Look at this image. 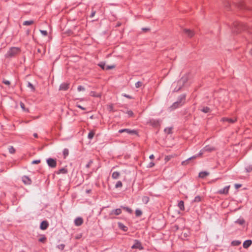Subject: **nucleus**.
I'll list each match as a JSON object with an SVG mask.
<instances>
[{"label":"nucleus","mask_w":252,"mask_h":252,"mask_svg":"<svg viewBox=\"0 0 252 252\" xmlns=\"http://www.w3.org/2000/svg\"><path fill=\"white\" fill-rule=\"evenodd\" d=\"M33 136H34L35 137H36H36H37V134L36 133H34V134H33Z\"/></svg>","instance_id":"13d9d810"},{"label":"nucleus","mask_w":252,"mask_h":252,"mask_svg":"<svg viewBox=\"0 0 252 252\" xmlns=\"http://www.w3.org/2000/svg\"><path fill=\"white\" fill-rule=\"evenodd\" d=\"M237 120L236 118H223L221 119V121L223 122H226L229 124H232L236 122Z\"/></svg>","instance_id":"0eeeda50"},{"label":"nucleus","mask_w":252,"mask_h":252,"mask_svg":"<svg viewBox=\"0 0 252 252\" xmlns=\"http://www.w3.org/2000/svg\"><path fill=\"white\" fill-rule=\"evenodd\" d=\"M122 213V211L120 209H117L116 210L111 211L110 215H119Z\"/></svg>","instance_id":"2eb2a0df"},{"label":"nucleus","mask_w":252,"mask_h":252,"mask_svg":"<svg viewBox=\"0 0 252 252\" xmlns=\"http://www.w3.org/2000/svg\"><path fill=\"white\" fill-rule=\"evenodd\" d=\"M98 65L103 69L108 70L113 69L115 67L114 65L106 66L105 63H100Z\"/></svg>","instance_id":"39448f33"},{"label":"nucleus","mask_w":252,"mask_h":252,"mask_svg":"<svg viewBox=\"0 0 252 252\" xmlns=\"http://www.w3.org/2000/svg\"><path fill=\"white\" fill-rule=\"evenodd\" d=\"M142 30H143V31H148V29H143Z\"/></svg>","instance_id":"bf43d9fd"},{"label":"nucleus","mask_w":252,"mask_h":252,"mask_svg":"<svg viewBox=\"0 0 252 252\" xmlns=\"http://www.w3.org/2000/svg\"><path fill=\"white\" fill-rule=\"evenodd\" d=\"M67 173V169L66 168L64 167L60 169L58 172V174H66Z\"/></svg>","instance_id":"aec40b11"},{"label":"nucleus","mask_w":252,"mask_h":252,"mask_svg":"<svg viewBox=\"0 0 252 252\" xmlns=\"http://www.w3.org/2000/svg\"><path fill=\"white\" fill-rule=\"evenodd\" d=\"M93 161L92 160H90L89 163L86 165L87 168L90 167V165L92 163Z\"/></svg>","instance_id":"8fccbe9b"},{"label":"nucleus","mask_w":252,"mask_h":252,"mask_svg":"<svg viewBox=\"0 0 252 252\" xmlns=\"http://www.w3.org/2000/svg\"><path fill=\"white\" fill-rule=\"evenodd\" d=\"M83 220L82 218L80 217L77 218L74 220L75 224L76 226L81 225L83 223Z\"/></svg>","instance_id":"9d476101"},{"label":"nucleus","mask_w":252,"mask_h":252,"mask_svg":"<svg viewBox=\"0 0 252 252\" xmlns=\"http://www.w3.org/2000/svg\"><path fill=\"white\" fill-rule=\"evenodd\" d=\"M109 110H110V111H112L113 110V106L112 105H110L109 106Z\"/></svg>","instance_id":"864d4df0"},{"label":"nucleus","mask_w":252,"mask_h":252,"mask_svg":"<svg viewBox=\"0 0 252 252\" xmlns=\"http://www.w3.org/2000/svg\"><path fill=\"white\" fill-rule=\"evenodd\" d=\"M184 100L185 96H183L180 101H178L172 104V105L170 107V110H173L179 106H182L184 102Z\"/></svg>","instance_id":"7ed1b4c3"},{"label":"nucleus","mask_w":252,"mask_h":252,"mask_svg":"<svg viewBox=\"0 0 252 252\" xmlns=\"http://www.w3.org/2000/svg\"><path fill=\"white\" fill-rule=\"evenodd\" d=\"M252 243V242L251 240H246L243 243V247L245 248H248L249 247H250Z\"/></svg>","instance_id":"dca6fc26"},{"label":"nucleus","mask_w":252,"mask_h":252,"mask_svg":"<svg viewBox=\"0 0 252 252\" xmlns=\"http://www.w3.org/2000/svg\"><path fill=\"white\" fill-rule=\"evenodd\" d=\"M246 169L247 172H250V171H252V165L248 166L246 168Z\"/></svg>","instance_id":"ea45409f"},{"label":"nucleus","mask_w":252,"mask_h":252,"mask_svg":"<svg viewBox=\"0 0 252 252\" xmlns=\"http://www.w3.org/2000/svg\"><path fill=\"white\" fill-rule=\"evenodd\" d=\"M63 247H64V246H63V245H61V248H62V249H63Z\"/></svg>","instance_id":"e2e57ef3"},{"label":"nucleus","mask_w":252,"mask_h":252,"mask_svg":"<svg viewBox=\"0 0 252 252\" xmlns=\"http://www.w3.org/2000/svg\"><path fill=\"white\" fill-rule=\"evenodd\" d=\"M181 87H182V86H180V87H179V88H178L177 89H175V91H179V90L181 88Z\"/></svg>","instance_id":"6e6d98bb"},{"label":"nucleus","mask_w":252,"mask_h":252,"mask_svg":"<svg viewBox=\"0 0 252 252\" xmlns=\"http://www.w3.org/2000/svg\"><path fill=\"white\" fill-rule=\"evenodd\" d=\"M94 132L93 131H91L89 132L88 134V138L89 139H92L94 136Z\"/></svg>","instance_id":"cd10ccee"},{"label":"nucleus","mask_w":252,"mask_h":252,"mask_svg":"<svg viewBox=\"0 0 252 252\" xmlns=\"http://www.w3.org/2000/svg\"><path fill=\"white\" fill-rule=\"evenodd\" d=\"M49 226V223L47 221H43L40 225V228L42 230H45Z\"/></svg>","instance_id":"6e6552de"},{"label":"nucleus","mask_w":252,"mask_h":252,"mask_svg":"<svg viewBox=\"0 0 252 252\" xmlns=\"http://www.w3.org/2000/svg\"><path fill=\"white\" fill-rule=\"evenodd\" d=\"M8 151H9V152L11 154H13L15 153V149L14 148V147L12 146H9L8 147Z\"/></svg>","instance_id":"393cba45"},{"label":"nucleus","mask_w":252,"mask_h":252,"mask_svg":"<svg viewBox=\"0 0 252 252\" xmlns=\"http://www.w3.org/2000/svg\"><path fill=\"white\" fill-rule=\"evenodd\" d=\"M3 83L4 84L6 85H10V82H9V81H8V80H4L3 81Z\"/></svg>","instance_id":"a18cd8bd"},{"label":"nucleus","mask_w":252,"mask_h":252,"mask_svg":"<svg viewBox=\"0 0 252 252\" xmlns=\"http://www.w3.org/2000/svg\"><path fill=\"white\" fill-rule=\"evenodd\" d=\"M132 249H139L140 250L143 249L142 247L140 242L136 241L135 244L132 246Z\"/></svg>","instance_id":"ddd939ff"},{"label":"nucleus","mask_w":252,"mask_h":252,"mask_svg":"<svg viewBox=\"0 0 252 252\" xmlns=\"http://www.w3.org/2000/svg\"><path fill=\"white\" fill-rule=\"evenodd\" d=\"M124 96H125V97H126L127 98H131L129 96H128V95H127L126 94H124Z\"/></svg>","instance_id":"4d7b16f0"},{"label":"nucleus","mask_w":252,"mask_h":252,"mask_svg":"<svg viewBox=\"0 0 252 252\" xmlns=\"http://www.w3.org/2000/svg\"><path fill=\"white\" fill-rule=\"evenodd\" d=\"M186 78H182V79L179 81L178 83L180 84V85H183V84L186 82Z\"/></svg>","instance_id":"c9c22d12"},{"label":"nucleus","mask_w":252,"mask_h":252,"mask_svg":"<svg viewBox=\"0 0 252 252\" xmlns=\"http://www.w3.org/2000/svg\"><path fill=\"white\" fill-rule=\"evenodd\" d=\"M20 52V50L18 48H11L7 53L6 56L8 57H12L18 54Z\"/></svg>","instance_id":"f03ea898"},{"label":"nucleus","mask_w":252,"mask_h":252,"mask_svg":"<svg viewBox=\"0 0 252 252\" xmlns=\"http://www.w3.org/2000/svg\"><path fill=\"white\" fill-rule=\"evenodd\" d=\"M240 244H241V242L239 241H237V240L233 241L231 243L232 245L234 246H238Z\"/></svg>","instance_id":"a878e982"},{"label":"nucleus","mask_w":252,"mask_h":252,"mask_svg":"<svg viewBox=\"0 0 252 252\" xmlns=\"http://www.w3.org/2000/svg\"><path fill=\"white\" fill-rule=\"evenodd\" d=\"M123 208L126 211H127L130 213H131L132 212V210L130 208H129L128 207H123Z\"/></svg>","instance_id":"f704fd0d"},{"label":"nucleus","mask_w":252,"mask_h":252,"mask_svg":"<svg viewBox=\"0 0 252 252\" xmlns=\"http://www.w3.org/2000/svg\"><path fill=\"white\" fill-rule=\"evenodd\" d=\"M119 227L120 229H122L124 231H126L127 230V227L125 226L123 223H118Z\"/></svg>","instance_id":"6ab92c4d"},{"label":"nucleus","mask_w":252,"mask_h":252,"mask_svg":"<svg viewBox=\"0 0 252 252\" xmlns=\"http://www.w3.org/2000/svg\"><path fill=\"white\" fill-rule=\"evenodd\" d=\"M28 87L30 88L32 90H33V91L34 90V88L33 86L30 82H29L28 84Z\"/></svg>","instance_id":"e433bc0d"},{"label":"nucleus","mask_w":252,"mask_h":252,"mask_svg":"<svg viewBox=\"0 0 252 252\" xmlns=\"http://www.w3.org/2000/svg\"><path fill=\"white\" fill-rule=\"evenodd\" d=\"M183 32L189 37H192L194 34V32L189 29H184Z\"/></svg>","instance_id":"423d86ee"},{"label":"nucleus","mask_w":252,"mask_h":252,"mask_svg":"<svg viewBox=\"0 0 252 252\" xmlns=\"http://www.w3.org/2000/svg\"><path fill=\"white\" fill-rule=\"evenodd\" d=\"M142 211L140 210H136V211H135V214H136V216H137V217H139L141 215H142Z\"/></svg>","instance_id":"7c9ffc66"},{"label":"nucleus","mask_w":252,"mask_h":252,"mask_svg":"<svg viewBox=\"0 0 252 252\" xmlns=\"http://www.w3.org/2000/svg\"><path fill=\"white\" fill-rule=\"evenodd\" d=\"M76 106H77V107H78V108H79L81 109L82 110H85L86 109H85V108H84V107H83L81 106L80 105L78 104H76Z\"/></svg>","instance_id":"de8ad7c7"},{"label":"nucleus","mask_w":252,"mask_h":252,"mask_svg":"<svg viewBox=\"0 0 252 252\" xmlns=\"http://www.w3.org/2000/svg\"><path fill=\"white\" fill-rule=\"evenodd\" d=\"M155 165V164L154 162H151L149 163L148 165V167H153Z\"/></svg>","instance_id":"49530a36"},{"label":"nucleus","mask_w":252,"mask_h":252,"mask_svg":"<svg viewBox=\"0 0 252 252\" xmlns=\"http://www.w3.org/2000/svg\"><path fill=\"white\" fill-rule=\"evenodd\" d=\"M244 220H238L236 221V222L242 225L244 223Z\"/></svg>","instance_id":"58836bf2"},{"label":"nucleus","mask_w":252,"mask_h":252,"mask_svg":"<svg viewBox=\"0 0 252 252\" xmlns=\"http://www.w3.org/2000/svg\"><path fill=\"white\" fill-rule=\"evenodd\" d=\"M40 32L44 36L47 35V32L46 31L40 30Z\"/></svg>","instance_id":"79ce46f5"},{"label":"nucleus","mask_w":252,"mask_h":252,"mask_svg":"<svg viewBox=\"0 0 252 252\" xmlns=\"http://www.w3.org/2000/svg\"><path fill=\"white\" fill-rule=\"evenodd\" d=\"M250 54H251V55H252V49H251V50H250Z\"/></svg>","instance_id":"052dcab7"},{"label":"nucleus","mask_w":252,"mask_h":252,"mask_svg":"<svg viewBox=\"0 0 252 252\" xmlns=\"http://www.w3.org/2000/svg\"><path fill=\"white\" fill-rule=\"evenodd\" d=\"M127 114L129 116H132L133 115V112L131 111H128Z\"/></svg>","instance_id":"3c124183"},{"label":"nucleus","mask_w":252,"mask_h":252,"mask_svg":"<svg viewBox=\"0 0 252 252\" xmlns=\"http://www.w3.org/2000/svg\"><path fill=\"white\" fill-rule=\"evenodd\" d=\"M142 84H143V83L142 82L138 81L137 82H136L135 83V87L137 88H140V87H141L142 86Z\"/></svg>","instance_id":"c85d7f7f"},{"label":"nucleus","mask_w":252,"mask_h":252,"mask_svg":"<svg viewBox=\"0 0 252 252\" xmlns=\"http://www.w3.org/2000/svg\"><path fill=\"white\" fill-rule=\"evenodd\" d=\"M95 14V11H92V12L90 15V17L92 18L94 16Z\"/></svg>","instance_id":"603ef678"},{"label":"nucleus","mask_w":252,"mask_h":252,"mask_svg":"<svg viewBox=\"0 0 252 252\" xmlns=\"http://www.w3.org/2000/svg\"><path fill=\"white\" fill-rule=\"evenodd\" d=\"M47 162L48 165L52 168H54L57 165L56 160L53 158H48L47 160Z\"/></svg>","instance_id":"20e7f679"},{"label":"nucleus","mask_w":252,"mask_h":252,"mask_svg":"<svg viewBox=\"0 0 252 252\" xmlns=\"http://www.w3.org/2000/svg\"><path fill=\"white\" fill-rule=\"evenodd\" d=\"M63 247H64V246H63V245H61V248H62V249H63Z\"/></svg>","instance_id":"680f3d73"},{"label":"nucleus","mask_w":252,"mask_h":252,"mask_svg":"<svg viewBox=\"0 0 252 252\" xmlns=\"http://www.w3.org/2000/svg\"><path fill=\"white\" fill-rule=\"evenodd\" d=\"M63 154L64 157H65L68 155V150L67 149H64L63 151Z\"/></svg>","instance_id":"4c0bfd02"},{"label":"nucleus","mask_w":252,"mask_h":252,"mask_svg":"<svg viewBox=\"0 0 252 252\" xmlns=\"http://www.w3.org/2000/svg\"><path fill=\"white\" fill-rule=\"evenodd\" d=\"M77 90L79 91V92H81V91H85V88L82 86H79L77 88Z\"/></svg>","instance_id":"2f4dec72"},{"label":"nucleus","mask_w":252,"mask_h":252,"mask_svg":"<svg viewBox=\"0 0 252 252\" xmlns=\"http://www.w3.org/2000/svg\"><path fill=\"white\" fill-rule=\"evenodd\" d=\"M214 150H215V148L214 147L211 146H206L203 149L201 150L200 151V152L198 155L189 158V159H188V160L183 161L182 162V164L183 165H187L188 163V162L189 160L195 159L197 157L201 156L205 151L210 152L213 151Z\"/></svg>","instance_id":"f257e3e1"},{"label":"nucleus","mask_w":252,"mask_h":252,"mask_svg":"<svg viewBox=\"0 0 252 252\" xmlns=\"http://www.w3.org/2000/svg\"><path fill=\"white\" fill-rule=\"evenodd\" d=\"M90 95L94 97H100L101 96V94L96 93L94 91H92L90 93Z\"/></svg>","instance_id":"a211bd4d"},{"label":"nucleus","mask_w":252,"mask_h":252,"mask_svg":"<svg viewBox=\"0 0 252 252\" xmlns=\"http://www.w3.org/2000/svg\"><path fill=\"white\" fill-rule=\"evenodd\" d=\"M123 186L122 183L121 181H118L115 185L116 188H121Z\"/></svg>","instance_id":"c756f323"},{"label":"nucleus","mask_w":252,"mask_h":252,"mask_svg":"<svg viewBox=\"0 0 252 252\" xmlns=\"http://www.w3.org/2000/svg\"><path fill=\"white\" fill-rule=\"evenodd\" d=\"M69 88V84L67 83H62L60 87V90L65 91L67 90Z\"/></svg>","instance_id":"f8f14e48"},{"label":"nucleus","mask_w":252,"mask_h":252,"mask_svg":"<svg viewBox=\"0 0 252 252\" xmlns=\"http://www.w3.org/2000/svg\"><path fill=\"white\" fill-rule=\"evenodd\" d=\"M173 157L172 156H167L165 157L164 160L166 162L170 160Z\"/></svg>","instance_id":"473e14b6"},{"label":"nucleus","mask_w":252,"mask_h":252,"mask_svg":"<svg viewBox=\"0 0 252 252\" xmlns=\"http://www.w3.org/2000/svg\"><path fill=\"white\" fill-rule=\"evenodd\" d=\"M201 200V198L200 196H196L194 199V202H199Z\"/></svg>","instance_id":"a19ab883"},{"label":"nucleus","mask_w":252,"mask_h":252,"mask_svg":"<svg viewBox=\"0 0 252 252\" xmlns=\"http://www.w3.org/2000/svg\"><path fill=\"white\" fill-rule=\"evenodd\" d=\"M229 187L230 186L225 187L223 189L220 190L219 192L220 194H227L228 192Z\"/></svg>","instance_id":"4468645a"},{"label":"nucleus","mask_w":252,"mask_h":252,"mask_svg":"<svg viewBox=\"0 0 252 252\" xmlns=\"http://www.w3.org/2000/svg\"><path fill=\"white\" fill-rule=\"evenodd\" d=\"M22 181L25 185H30L32 183L31 180L27 176H24L22 178Z\"/></svg>","instance_id":"9b49d317"},{"label":"nucleus","mask_w":252,"mask_h":252,"mask_svg":"<svg viewBox=\"0 0 252 252\" xmlns=\"http://www.w3.org/2000/svg\"><path fill=\"white\" fill-rule=\"evenodd\" d=\"M201 110L205 113L210 112V109L207 107L202 108V109H201Z\"/></svg>","instance_id":"bb28decb"},{"label":"nucleus","mask_w":252,"mask_h":252,"mask_svg":"<svg viewBox=\"0 0 252 252\" xmlns=\"http://www.w3.org/2000/svg\"><path fill=\"white\" fill-rule=\"evenodd\" d=\"M40 162V160H35L32 161V164H38Z\"/></svg>","instance_id":"c03bdc74"},{"label":"nucleus","mask_w":252,"mask_h":252,"mask_svg":"<svg viewBox=\"0 0 252 252\" xmlns=\"http://www.w3.org/2000/svg\"><path fill=\"white\" fill-rule=\"evenodd\" d=\"M124 132H126L128 134H136V133L135 130H130L129 129H123L119 130V133H123Z\"/></svg>","instance_id":"1a4fd4ad"},{"label":"nucleus","mask_w":252,"mask_h":252,"mask_svg":"<svg viewBox=\"0 0 252 252\" xmlns=\"http://www.w3.org/2000/svg\"><path fill=\"white\" fill-rule=\"evenodd\" d=\"M178 207L181 210H184V203L183 201H180L178 203Z\"/></svg>","instance_id":"5701e85b"},{"label":"nucleus","mask_w":252,"mask_h":252,"mask_svg":"<svg viewBox=\"0 0 252 252\" xmlns=\"http://www.w3.org/2000/svg\"><path fill=\"white\" fill-rule=\"evenodd\" d=\"M209 175V173L206 171L201 172L199 174V177L201 178H204Z\"/></svg>","instance_id":"f3484780"},{"label":"nucleus","mask_w":252,"mask_h":252,"mask_svg":"<svg viewBox=\"0 0 252 252\" xmlns=\"http://www.w3.org/2000/svg\"><path fill=\"white\" fill-rule=\"evenodd\" d=\"M241 187H242V185L241 184H235V187L236 189H238Z\"/></svg>","instance_id":"09e8293b"},{"label":"nucleus","mask_w":252,"mask_h":252,"mask_svg":"<svg viewBox=\"0 0 252 252\" xmlns=\"http://www.w3.org/2000/svg\"><path fill=\"white\" fill-rule=\"evenodd\" d=\"M120 176V173L118 172H114L113 173L112 177L114 179H117Z\"/></svg>","instance_id":"412c9836"},{"label":"nucleus","mask_w":252,"mask_h":252,"mask_svg":"<svg viewBox=\"0 0 252 252\" xmlns=\"http://www.w3.org/2000/svg\"><path fill=\"white\" fill-rule=\"evenodd\" d=\"M45 240H46V238L45 237H42L39 239V241L40 242H43V243H44L45 241Z\"/></svg>","instance_id":"37998d69"},{"label":"nucleus","mask_w":252,"mask_h":252,"mask_svg":"<svg viewBox=\"0 0 252 252\" xmlns=\"http://www.w3.org/2000/svg\"><path fill=\"white\" fill-rule=\"evenodd\" d=\"M20 107H21V108H22V110L23 111L27 112H29L28 109L25 108V105H24V104L23 102H20Z\"/></svg>","instance_id":"4be33fe9"},{"label":"nucleus","mask_w":252,"mask_h":252,"mask_svg":"<svg viewBox=\"0 0 252 252\" xmlns=\"http://www.w3.org/2000/svg\"><path fill=\"white\" fill-rule=\"evenodd\" d=\"M34 22L32 20L26 21L23 23V25L24 26H29L32 24Z\"/></svg>","instance_id":"b1692460"},{"label":"nucleus","mask_w":252,"mask_h":252,"mask_svg":"<svg viewBox=\"0 0 252 252\" xmlns=\"http://www.w3.org/2000/svg\"><path fill=\"white\" fill-rule=\"evenodd\" d=\"M171 130H172L171 127H167V128H165V129H164L165 132L167 133H171Z\"/></svg>","instance_id":"72a5a7b5"},{"label":"nucleus","mask_w":252,"mask_h":252,"mask_svg":"<svg viewBox=\"0 0 252 252\" xmlns=\"http://www.w3.org/2000/svg\"><path fill=\"white\" fill-rule=\"evenodd\" d=\"M149 158H150V159H154V155H150V157H149Z\"/></svg>","instance_id":"5fc2aeb1"}]
</instances>
